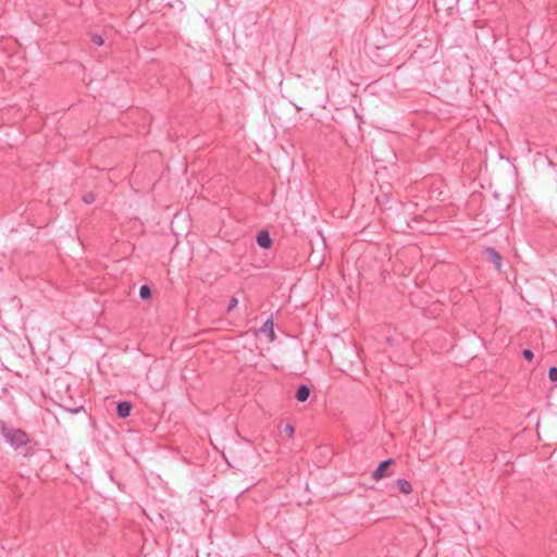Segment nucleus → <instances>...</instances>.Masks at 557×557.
Returning a JSON list of instances; mask_svg holds the SVG:
<instances>
[{
    "label": "nucleus",
    "mask_w": 557,
    "mask_h": 557,
    "mask_svg": "<svg viewBox=\"0 0 557 557\" xmlns=\"http://www.w3.org/2000/svg\"><path fill=\"white\" fill-rule=\"evenodd\" d=\"M2 436L14 449H18L30 443V437L24 430L10 428L8 424H5L3 429Z\"/></svg>",
    "instance_id": "obj_1"
},
{
    "label": "nucleus",
    "mask_w": 557,
    "mask_h": 557,
    "mask_svg": "<svg viewBox=\"0 0 557 557\" xmlns=\"http://www.w3.org/2000/svg\"><path fill=\"white\" fill-rule=\"evenodd\" d=\"M394 463V459L392 458H388L384 461H382L377 468L372 472V475L371 478L374 480V481H380L388 475H391L392 473H387V470L388 468Z\"/></svg>",
    "instance_id": "obj_2"
},
{
    "label": "nucleus",
    "mask_w": 557,
    "mask_h": 557,
    "mask_svg": "<svg viewBox=\"0 0 557 557\" xmlns=\"http://www.w3.org/2000/svg\"><path fill=\"white\" fill-rule=\"evenodd\" d=\"M483 253L485 256V259L488 262L493 263L496 270L500 272L503 261V257L500 256V253L493 247H486Z\"/></svg>",
    "instance_id": "obj_3"
},
{
    "label": "nucleus",
    "mask_w": 557,
    "mask_h": 557,
    "mask_svg": "<svg viewBox=\"0 0 557 557\" xmlns=\"http://www.w3.org/2000/svg\"><path fill=\"white\" fill-rule=\"evenodd\" d=\"M257 244L263 249H270L273 245L270 232L268 230H261L256 236Z\"/></svg>",
    "instance_id": "obj_4"
},
{
    "label": "nucleus",
    "mask_w": 557,
    "mask_h": 557,
    "mask_svg": "<svg viewBox=\"0 0 557 557\" xmlns=\"http://www.w3.org/2000/svg\"><path fill=\"white\" fill-rule=\"evenodd\" d=\"M133 404L131 401H120L116 406V416L125 419L131 416Z\"/></svg>",
    "instance_id": "obj_5"
},
{
    "label": "nucleus",
    "mask_w": 557,
    "mask_h": 557,
    "mask_svg": "<svg viewBox=\"0 0 557 557\" xmlns=\"http://www.w3.org/2000/svg\"><path fill=\"white\" fill-rule=\"evenodd\" d=\"M311 395V389L308 385L306 384H300L297 389H296V393H295V398L299 401V403H305L308 400V398L310 397Z\"/></svg>",
    "instance_id": "obj_6"
},
{
    "label": "nucleus",
    "mask_w": 557,
    "mask_h": 557,
    "mask_svg": "<svg viewBox=\"0 0 557 557\" xmlns=\"http://www.w3.org/2000/svg\"><path fill=\"white\" fill-rule=\"evenodd\" d=\"M260 332L267 333L269 339L273 342L275 339L274 323L272 319H268L260 329Z\"/></svg>",
    "instance_id": "obj_7"
},
{
    "label": "nucleus",
    "mask_w": 557,
    "mask_h": 557,
    "mask_svg": "<svg viewBox=\"0 0 557 557\" xmlns=\"http://www.w3.org/2000/svg\"><path fill=\"white\" fill-rule=\"evenodd\" d=\"M396 485L403 494H410L412 492L411 483L405 479H398Z\"/></svg>",
    "instance_id": "obj_8"
},
{
    "label": "nucleus",
    "mask_w": 557,
    "mask_h": 557,
    "mask_svg": "<svg viewBox=\"0 0 557 557\" xmlns=\"http://www.w3.org/2000/svg\"><path fill=\"white\" fill-rule=\"evenodd\" d=\"M139 296L143 300H149L152 297V290L149 285L144 284L139 289Z\"/></svg>",
    "instance_id": "obj_9"
},
{
    "label": "nucleus",
    "mask_w": 557,
    "mask_h": 557,
    "mask_svg": "<svg viewBox=\"0 0 557 557\" xmlns=\"http://www.w3.org/2000/svg\"><path fill=\"white\" fill-rule=\"evenodd\" d=\"M82 200L86 205H91V203H94L96 201V194L92 193V191H88V193L83 195Z\"/></svg>",
    "instance_id": "obj_10"
},
{
    "label": "nucleus",
    "mask_w": 557,
    "mask_h": 557,
    "mask_svg": "<svg viewBox=\"0 0 557 557\" xmlns=\"http://www.w3.org/2000/svg\"><path fill=\"white\" fill-rule=\"evenodd\" d=\"M282 432L285 433L288 438H292L294 436V434H295V428L290 423H287L283 428Z\"/></svg>",
    "instance_id": "obj_11"
},
{
    "label": "nucleus",
    "mask_w": 557,
    "mask_h": 557,
    "mask_svg": "<svg viewBox=\"0 0 557 557\" xmlns=\"http://www.w3.org/2000/svg\"><path fill=\"white\" fill-rule=\"evenodd\" d=\"M548 379L552 382H557V368L556 367H550L548 369Z\"/></svg>",
    "instance_id": "obj_12"
},
{
    "label": "nucleus",
    "mask_w": 557,
    "mask_h": 557,
    "mask_svg": "<svg viewBox=\"0 0 557 557\" xmlns=\"http://www.w3.org/2000/svg\"><path fill=\"white\" fill-rule=\"evenodd\" d=\"M91 41L97 46H102L104 44V39L98 34H94L91 36Z\"/></svg>",
    "instance_id": "obj_13"
},
{
    "label": "nucleus",
    "mask_w": 557,
    "mask_h": 557,
    "mask_svg": "<svg viewBox=\"0 0 557 557\" xmlns=\"http://www.w3.org/2000/svg\"><path fill=\"white\" fill-rule=\"evenodd\" d=\"M522 356L528 361H532L533 358H534L533 351L531 349H529V348L523 349Z\"/></svg>",
    "instance_id": "obj_14"
},
{
    "label": "nucleus",
    "mask_w": 557,
    "mask_h": 557,
    "mask_svg": "<svg viewBox=\"0 0 557 557\" xmlns=\"http://www.w3.org/2000/svg\"><path fill=\"white\" fill-rule=\"evenodd\" d=\"M237 305H238V299L236 297H232L227 305L226 311L227 312L232 311Z\"/></svg>",
    "instance_id": "obj_15"
},
{
    "label": "nucleus",
    "mask_w": 557,
    "mask_h": 557,
    "mask_svg": "<svg viewBox=\"0 0 557 557\" xmlns=\"http://www.w3.org/2000/svg\"><path fill=\"white\" fill-rule=\"evenodd\" d=\"M5 424H7V423H5L4 421H1V420H0V432H1V433L3 432V429H4Z\"/></svg>",
    "instance_id": "obj_16"
}]
</instances>
